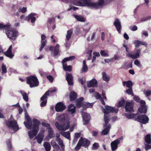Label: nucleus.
Wrapping results in <instances>:
<instances>
[{
	"instance_id": "nucleus-1",
	"label": "nucleus",
	"mask_w": 151,
	"mask_h": 151,
	"mask_svg": "<svg viewBox=\"0 0 151 151\" xmlns=\"http://www.w3.org/2000/svg\"><path fill=\"white\" fill-rule=\"evenodd\" d=\"M105 0H70L69 3L74 5L87 6L91 9H97L102 8L105 5Z\"/></svg>"
},
{
	"instance_id": "nucleus-2",
	"label": "nucleus",
	"mask_w": 151,
	"mask_h": 151,
	"mask_svg": "<svg viewBox=\"0 0 151 151\" xmlns=\"http://www.w3.org/2000/svg\"><path fill=\"white\" fill-rule=\"evenodd\" d=\"M25 119L27 123L24 122V124L25 127L29 129L32 128V130L28 132V135L30 139L32 138L35 136L39 130V126L40 124V122L37 119H34L32 120L33 124H32L30 117L28 115H25Z\"/></svg>"
},
{
	"instance_id": "nucleus-3",
	"label": "nucleus",
	"mask_w": 151,
	"mask_h": 151,
	"mask_svg": "<svg viewBox=\"0 0 151 151\" xmlns=\"http://www.w3.org/2000/svg\"><path fill=\"white\" fill-rule=\"evenodd\" d=\"M58 121L63 123L62 124L60 125L58 122L55 123V126L57 129L60 131H65L69 127L70 122L68 115L66 114H63L59 115L56 118Z\"/></svg>"
},
{
	"instance_id": "nucleus-4",
	"label": "nucleus",
	"mask_w": 151,
	"mask_h": 151,
	"mask_svg": "<svg viewBox=\"0 0 151 151\" xmlns=\"http://www.w3.org/2000/svg\"><path fill=\"white\" fill-rule=\"evenodd\" d=\"M125 116L129 119H134V120L137 121L142 124H146L148 122L149 118L146 114L138 115L137 114H129L125 113Z\"/></svg>"
},
{
	"instance_id": "nucleus-5",
	"label": "nucleus",
	"mask_w": 151,
	"mask_h": 151,
	"mask_svg": "<svg viewBox=\"0 0 151 151\" xmlns=\"http://www.w3.org/2000/svg\"><path fill=\"white\" fill-rule=\"evenodd\" d=\"M83 98L81 97L77 100L76 103L77 106L80 108L81 106L85 110L87 108L92 107L94 103H88L87 102H83Z\"/></svg>"
},
{
	"instance_id": "nucleus-6",
	"label": "nucleus",
	"mask_w": 151,
	"mask_h": 151,
	"mask_svg": "<svg viewBox=\"0 0 151 151\" xmlns=\"http://www.w3.org/2000/svg\"><path fill=\"white\" fill-rule=\"evenodd\" d=\"M6 34L9 38L12 40H15L18 36V31L10 27L6 31Z\"/></svg>"
},
{
	"instance_id": "nucleus-7",
	"label": "nucleus",
	"mask_w": 151,
	"mask_h": 151,
	"mask_svg": "<svg viewBox=\"0 0 151 151\" xmlns=\"http://www.w3.org/2000/svg\"><path fill=\"white\" fill-rule=\"evenodd\" d=\"M27 81L31 88L37 86L39 85V81L36 76H30L27 78Z\"/></svg>"
},
{
	"instance_id": "nucleus-8",
	"label": "nucleus",
	"mask_w": 151,
	"mask_h": 151,
	"mask_svg": "<svg viewBox=\"0 0 151 151\" xmlns=\"http://www.w3.org/2000/svg\"><path fill=\"white\" fill-rule=\"evenodd\" d=\"M75 58V56H73L65 58L62 61L63 67L64 70L66 71H70L72 70L71 65L67 66L66 62L74 60Z\"/></svg>"
},
{
	"instance_id": "nucleus-9",
	"label": "nucleus",
	"mask_w": 151,
	"mask_h": 151,
	"mask_svg": "<svg viewBox=\"0 0 151 151\" xmlns=\"http://www.w3.org/2000/svg\"><path fill=\"white\" fill-rule=\"evenodd\" d=\"M105 109H103V111L104 113V119L105 123L106 124L109 122V119L106 116L109 113L112 112L113 110V108L108 106H105Z\"/></svg>"
},
{
	"instance_id": "nucleus-10",
	"label": "nucleus",
	"mask_w": 151,
	"mask_h": 151,
	"mask_svg": "<svg viewBox=\"0 0 151 151\" xmlns=\"http://www.w3.org/2000/svg\"><path fill=\"white\" fill-rule=\"evenodd\" d=\"M6 125L9 127L13 129L14 131H17L19 129L16 121L14 120L11 121H8L6 123Z\"/></svg>"
},
{
	"instance_id": "nucleus-11",
	"label": "nucleus",
	"mask_w": 151,
	"mask_h": 151,
	"mask_svg": "<svg viewBox=\"0 0 151 151\" xmlns=\"http://www.w3.org/2000/svg\"><path fill=\"white\" fill-rule=\"evenodd\" d=\"M134 103L132 102H127L126 103L125 108L127 112H134L133 109Z\"/></svg>"
},
{
	"instance_id": "nucleus-12",
	"label": "nucleus",
	"mask_w": 151,
	"mask_h": 151,
	"mask_svg": "<svg viewBox=\"0 0 151 151\" xmlns=\"http://www.w3.org/2000/svg\"><path fill=\"white\" fill-rule=\"evenodd\" d=\"M45 131V130L44 128H42L40 130V132L36 137L37 142L39 144L41 143L43 139L44 136V133Z\"/></svg>"
},
{
	"instance_id": "nucleus-13",
	"label": "nucleus",
	"mask_w": 151,
	"mask_h": 151,
	"mask_svg": "<svg viewBox=\"0 0 151 151\" xmlns=\"http://www.w3.org/2000/svg\"><path fill=\"white\" fill-rule=\"evenodd\" d=\"M81 114L84 122V124L86 125L88 124L90 119V116L88 113L84 112H81Z\"/></svg>"
},
{
	"instance_id": "nucleus-14",
	"label": "nucleus",
	"mask_w": 151,
	"mask_h": 151,
	"mask_svg": "<svg viewBox=\"0 0 151 151\" xmlns=\"http://www.w3.org/2000/svg\"><path fill=\"white\" fill-rule=\"evenodd\" d=\"M65 108V106L63 103L61 102L58 103L55 106V110L57 112L62 111Z\"/></svg>"
},
{
	"instance_id": "nucleus-15",
	"label": "nucleus",
	"mask_w": 151,
	"mask_h": 151,
	"mask_svg": "<svg viewBox=\"0 0 151 151\" xmlns=\"http://www.w3.org/2000/svg\"><path fill=\"white\" fill-rule=\"evenodd\" d=\"M49 91H47L43 96L41 98V100L42 101V102L40 104L41 106H44L46 105L47 102V100L46 99L47 96H49Z\"/></svg>"
},
{
	"instance_id": "nucleus-16",
	"label": "nucleus",
	"mask_w": 151,
	"mask_h": 151,
	"mask_svg": "<svg viewBox=\"0 0 151 151\" xmlns=\"http://www.w3.org/2000/svg\"><path fill=\"white\" fill-rule=\"evenodd\" d=\"M114 25L115 26L117 31L119 33H121V29H122V26L121 22L118 19H116L114 22Z\"/></svg>"
},
{
	"instance_id": "nucleus-17",
	"label": "nucleus",
	"mask_w": 151,
	"mask_h": 151,
	"mask_svg": "<svg viewBox=\"0 0 151 151\" xmlns=\"http://www.w3.org/2000/svg\"><path fill=\"white\" fill-rule=\"evenodd\" d=\"M54 137V134L52 129L50 128L48 129V133L47 135L45 137L46 140L48 141L49 139L53 138Z\"/></svg>"
},
{
	"instance_id": "nucleus-18",
	"label": "nucleus",
	"mask_w": 151,
	"mask_h": 151,
	"mask_svg": "<svg viewBox=\"0 0 151 151\" xmlns=\"http://www.w3.org/2000/svg\"><path fill=\"white\" fill-rule=\"evenodd\" d=\"M36 15V14L35 13H32L29 14L26 17V19L28 21L31 20V22L32 24H34L36 20V18L35 17Z\"/></svg>"
},
{
	"instance_id": "nucleus-19",
	"label": "nucleus",
	"mask_w": 151,
	"mask_h": 151,
	"mask_svg": "<svg viewBox=\"0 0 151 151\" xmlns=\"http://www.w3.org/2000/svg\"><path fill=\"white\" fill-rule=\"evenodd\" d=\"M83 146L86 147H88L90 143V142L86 138H81L79 140Z\"/></svg>"
},
{
	"instance_id": "nucleus-20",
	"label": "nucleus",
	"mask_w": 151,
	"mask_h": 151,
	"mask_svg": "<svg viewBox=\"0 0 151 151\" xmlns=\"http://www.w3.org/2000/svg\"><path fill=\"white\" fill-rule=\"evenodd\" d=\"M141 50L139 49L136 51V52L135 55L132 54L131 53H129L127 55L129 57L132 58V59H136L138 58L139 57V54L140 53Z\"/></svg>"
},
{
	"instance_id": "nucleus-21",
	"label": "nucleus",
	"mask_w": 151,
	"mask_h": 151,
	"mask_svg": "<svg viewBox=\"0 0 151 151\" xmlns=\"http://www.w3.org/2000/svg\"><path fill=\"white\" fill-rule=\"evenodd\" d=\"M87 86L88 87H96L97 86V81L95 79H93L91 80L88 81Z\"/></svg>"
},
{
	"instance_id": "nucleus-22",
	"label": "nucleus",
	"mask_w": 151,
	"mask_h": 151,
	"mask_svg": "<svg viewBox=\"0 0 151 151\" xmlns=\"http://www.w3.org/2000/svg\"><path fill=\"white\" fill-rule=\"evenodd\" d=\"M66 79L69 85H73V77L71 74L66 73Z\"/></svg>"
},
{
	"instance_id": "nucleus-23",
	"label": "nucleus",
	"mask_w": 151,
	"mask_h": 151,
	"mask_svg": "<svg viewBox=\"0 0 151 151\" xmlns=\"http://www.w3.org/2000/svg\"><path fill=\"white\" fill-rule=\"evenodd\" d=\"M41 45L40 49V51H41L44 47L46 45V37L44 35H42L41 36Z\"/></svg>"
},
{
	"instance_id": "nucleus-24",
	"label": "nucleus",
	"mask_w": 151,
	"mask_h": 151,
	"mask_svg": "<svg viewBox=\"0 0 151 151\" xmlns=\"http://www.w3.org/2000/svg\"><path fill=\"white\" fill-rule=\"evenodd\" d=\"M12 46L11 45L9 46L6 52L4 53V54L6 56L10 58H12L14 56V55L12 54Z\"/></svg>"
},
{
	"instance_id": "nucleus-25",
	"label": "nucleus",
	"mask_w": 151,
	"mask_h": 151,
	"mask_svg": "<svg viewBox=\"0 0 151 151\" xmlns=\"http://www.w3.org/2000/svg\"><path fill=\"white\" fill-rule=\"evenodd\" d=\"M108 122L106 124L105 123V124L104 125V127L105 128L101 132V134L106 135L108 134L110 128L109 125H108Z\"/></svg>"
},
{
	"instance_id": "nucleus-26",
	"label": "nucleus",
	"mask_w": 151,
	"mask_h": 151,
	"mask_svg": "<svg viewBox=\"0 0 151 151\" xmlns=\"http://www.w3.org/2000/svg\"><path fill=\"white\" fill-rule=\"evenodd\" d=\"M122 139L123 137H122L114 141V151L117 148L118 145L120 143V141Z\"/></svg>"
},
{
	"instance_id": "nucleus-27",
	"label": "nucleus",
	"mask_w": 151,
	"mask_h": 151,
	"mask_svg": "<svg viewBox=\"0 0 151 151\" xmlns=\"http://www.w3.org/2000/svg\"><path fill=\"white\" fill-rule=\"evenodd\" d=\"M76 107L73 104H71L68 106V110L72 114L74 113L76 111Z\"/></svg>"
},
{
	"instance_id": "nucleus-28",
	"label": "nucleus",
	"mask_w": 151,
	"mask_h": 151,
	"mask_svg": "<svg viewBox=\"0 0 151 151\" xmlns=\"http://www.w3.org/2000/svg\"><path fill=\"white\" fill-rule=\"evenodd\" d=\"M10 27L11 25L9 23H7L6 25L0 23V29H5L6 31L8 29L10 28Z\"/></svg>"
},
{
	"instance_id": "nucleus-29",
	"label": "nucleus",
	"mask_w": 151,
	"mask_h": 151,
	"mask_svg": "<svg viewBox=\"0 0 151 151\" xmlns=\"http://www.w3.org/2000/svg\"><path fill=\"white\" fill-rule=\"evenodd\" d=\"M138 111L141 113H145L147 111V108L145 106L142 105L139 108Z\"/></svg>"
},
{
	"instance_id": "nucleus-30",
	"label": "nucleus",
	"mask_w": 151,
	"mask_h": 151,
	"mask_svg": "<svg viewBox=\"0 0 151 151\" xmlns=\"http://www.w3.org/2000/svg\"><path fill=\"white\" fill-rule=\"evenodd\" d=\"M88 70V67L86 64V60H84L83 61V65L81 70V72L82 73H86L87 71Z\"/></svg>"
},
{
	"instance_id": "nucleus-31",
	"label": "nucleus",
	"mask_w": 151,
	"mask_h": 151,
	"mask_svg": "<svg viewBox=\"0 0 151 151\" xmlns=\"http://www.w3.org/2000/svg\"><path fill=\"white\" fill-rule=\"evenodd\" d=\"M20 93L22 94L24 100L25 101L27 102L28 101V97L27 93L23 91H20Z\"/></svg>"
},
{
	"instance_id": "nucleus-32",
	"label": "nucleus",
	"mask_w": 151,
	"mask_h": 151,
	"mask_svg": "<svg viewBox=\"0 0 151 151\" xmlns=\"http://www.w3.org/2000/svg\"><path fill=\"white\" fill-rule=\"evenodd\" d=\"M43 146L46 151H50L51 149V145L50 143L47 142H44Z\"/></svg>"
},
{
	"instance_id": "nucleus-33",
	"label": "nucleus",
	"mask_w": 151,
	"mask_h": 151,
	"mask_svg": "<svg viewBox=\"0 0 151 151\" xmlns=\"http://www.w3.org/2000/svg\"><path fill=\"white\" fill-rule=\"evenodd\" d=\"M145 140L146 143L151 144V138L150 134H148L145 136Z\"/></svg>"
},
{
	"instance_id": "nucleus-34",
	"label": "nucleus",
	"mask_w": 151,
	"mask_h": 151,
	"mask_svg": "<svg viewBox=\"0 0 151 151\" xmlns=\"http://www.w3.org/2000/svg\"><path fill=\"white\" fill-rule=\"evenodd\" d=\"M73 31V29H70L67 31V33L66 36V39L68 41L70 39Z\"/></svg>"
},
{
	"instance_id": "nucleus-35",
	"label": "nucleus",
	"mask_w": 151,
	"mask_h": 151,
	"mask_svg": "<svg viewBox=\"0 0 151 151\" xmlns=\"http://www.w3.org/2000/svg\"><path fill=\"white\" fill-rule=\"evenodd\" d=\"M60 134L63 137H65L66 138L69 140L70 139V133L69 131L64 132H60Z\"/></svg>"
},
{
	"instance_id": "nucleus-36",
	"label": "nucleus",
	"mask_w": 151,
	"mask_h": 151,
	"mask_svg": "<svg viewBox=\"0 0 151 151\" xmlns=\"http://www.w3.org/2000/svg\"><path fill=\"white\" fill-rule=\"evenodd\" d=\"M50 143L52 146L54 148L59 150L60 149V147L57 144L56 142L54 140H52Z\"/></svg>"
},
{
	"instance_id": "nucleus-37",
	"label": "nucleus",
	"mask_w": 151,
	"mask_h": 151,
	"mask_svg": "<svg viewBox=\"0 0 151 151\" xmlns=\"http://www.w3.org/2000/svg\"><path fill=\"white\" fill-rule=\"evenodd\" d=\"M126 103V101L123 98L118 103L117 105L118 107H124Z\"/></svg>"
},
{
	"instance_id": "nucleus-38",
	"label": "nucleus",
	"mask_w": 151,
	"mask_h": 151,
	"mask_svg": "<svg viewBox=\"0 0 151 151\" xmlns=\"http://www.w3.org/2000/svg\"><path fill=\"white\" fill-rule=\"evenodd\" d=\"M74 17L79 21L81 22H84L85 21V18L82 16L78 15H74Z\"/></svg>"
},
{
	"instance_id": "nucleus-39",
	"label": "nucleus",
	"mask_w": 151,
	"mask_h": 151,
	"mask_svg": "<svg viewBox=\"0 0 151 151\" xmlns=\"http://www.w3.org/2000/svg\"><path fill=\"white\" fill-rule=\"evenodd\" d=\"M77 97V94L74 92H72L70 94V100L71 101H74Z\"/></svg>"
},
{
	"instance_id": "nucleus-40",
	"label": "nucleus",
	"mask_w": 151,
	"mask_h": 151,
	"mask_svg": "<svg viewBox=\"0 0 151 151\" xmlns=\"http://www.w3.org/2000/svg\"><path fill=\"white\" fill-rule=\"evenodd\" d=\"M56 140L58 144L60 146L61 148L63 150L64 148V145L63 144V140L60 138H56Z\"/></svg>"
},
{
	"instance_id": "nucleus-41",
	"label": "nucleus",
	"mask_w": 151,
	"mask_h": 151,
	"mask_svg": "<svg viewBox=\"0 0 151 151\" xmlns=\"http://www.w3.org/2000/svg\"><path fill=\"white\" fill-rule=\"evenodd\" d=\"M59 47V45L58 44H57L54 47V56H57L58 53Z\"/></svg>"
},
{
	"instance_id": "nucleus-42",
	"label": "nucleus",
	"mask_w": 151,
	"mask_h": 151,
	"mask_svg": "<svg viewBox=\"0 0 151 151\" xmlns=\"http://www.w3.org/2000/svg\"><path fill=\"white\" fill-rule=\"evenodd\" d=\"M122 67L123 68L126 69L132 68V65L131 64H129L127 62H126L124 63Z\"/></svg>"
},
{
	"instance_id": "nucleus-43",
	"label": "nucleus",
	"mask_w": 151,
	"mask_h": 151,
	"mask_svg": "<svg viewBox=\"0 0 151 151\" xmlns=\"http://www.w3.org/2000/svg\"><path fill=\"white\" fill-rule=\"evenodd\" d=\"M6 144L8 151H11L12 149V147L10 139H9L7 141Z\"/></svg>"
},
{
	"instance_id": "nucleus-44",
	"label": "nucleus",
	"mask_w": 151,
	"mask_h": 151,
	"mask_svg": "<svg viewBox=\"0 0 151 151\" xmlns=\"http://www.w3.org/2000/svg\"><path fill=\"white\" fill-rule=\"evenodd\" d=\"M102 75L103 79L105 81H108L109 79V77L105 72L103 73Z\"/></svg>"
},
{
	"instance_id": "nucleus-45",
	"label": "nucleus",
	"mask_w": 151,
	"mask_h": 151,
	"mask_svg": "<svg viewBox=\"0 0 151 151\" xmlns=\"http://www.w3.org/2000/svg\"><path fill=\"white\" fill-rule=\"evenodd\" d=\"M100 54L102 56L107 57L109 56L108 52L106 51L101 50L100 51Z\"/></svg>"
},
{
	"instance_id": "nucleus-46",
	"label": "nucleus",
	"mask_w": 151,
	"mask_h": 151,
	"mask_svg": "<svg viewBox=\"0 0 151 151\" xmlns=\"http://www.w3.org/2000/svg\"><path fill=\"white\" fill-rule=\"evenodd\" d=\"M126 92L128 94L131 95L132 96H134V95L133 92L132 88L127 89L126 91Z\"/></svg>"
},
{
	"instance_id": "nucleus-47",
	"label": "nucleus",
	"mask_w": 151,
	"mask_h": 151,
	"mask_svg": "<svg viewBox=\"0 0 151 151\" xmlns=\"http://www.w3.org/2000/svg\"><path fill=\"white\" fill-rule=\"evenodd\" d=\"M1 70L2 73H5L7 72V69L6 66L3 64H1Z\"/></svg>"
},
{
	"instance_id": "nucleus-48",
	"label": "nucleus",
	"mask_w": 151,
	"mask_h": 151,
	"mask_svg": "<svg viewBox=\"0 0 151 151\" xmlns=\"http://www.w3.org/2000/svg\"><path fill=\"white\" fill-rule=\"evenodd\" d=\"M126 86L128 88H131L132 86L133 83L130 81H127Z\"/></svg>"
},
{
	"instance_id": "nucleus-49",
	"label": "nucleus",
	"mask_w": 151,
	"mask_h": 151,
	"mask_svg": "<svg viewBox=\"0 0 151 151\" xmlns=\"http://www.w3.org/2000/svg\"><path fill=\"white\" fill-rule=\"evenodd\" d=\"M95 97L97 99H100L101 98V96L98 92H95L94 94Z\"/></svg>"
},
{
	"instance_id": "nucleus-50",
	"label": "nucleus",
	"mask_w": 151,
	"mask_h": 151,
	"mask_svg": "<svg viewBox=\"0 0 151 151\" xmlns=\"http://www.w3.org/2000/svg\"><path fill=\"white\" fill-rule=\"evenodd\" d=\"M27 10V8L25 7H20L19 8V11L21 12L24 13H25Z\"/></svg>"
},
{
	"instance_id": "nucleus-51",
	"label": "nucleus",
	"mask_w": 151,
	"mask_h": 151,
	"mask_svg": "<svg viewBox=\"0 0 151 151\" xmlns=\"http://www.w3.org/2000/svg\"><path fill=\"white\" fill-rule=\"evenodd\" d=\"M150 144H145V149L146 151H147L148 150L151 149V145Z\"/></svg>"
},
{
	"instance_id": "nucleus-52",
	"label": "nucleus",
	"mask_w": 151,
	"mask_h": 151,
	"mask_svg": "<svg viewBox=\"0 0 151 151\" xmlns=\"http://www.w3.org/2000/svg\"><path fill=\"white\" fill-rule=\"evenodd\" d=\"M78 9V8L73 6H70V8L67 9V11H69L73 9V10H76Z\"/></svg>"
},
{
	"instance_id": "nucleus-53",
	"label": "nucleus",
	"mask_w": 151,
	"mask_h": 151,
	"mask_svg": "<svg viewBox=\"0 0 151 151\" xmlns=\"http://www.w3.org/2000/svg\"><path fill=\"white\" fill-rule=\"evenodd\" d=\"M81 146H82V145H81V144L79 141L75 148V150L76 151L80 149Z\"/></svg>"
},
{
	"instance_id": "nucleus-54",
	"label": "nucleus",
	"mask_w": 151,
	"mask_h": 151,
	"mask_svg": "<svg viewBox=\"0 0 151 151\" xmlns=\"http://www.w3.org/2000/svg\"><path fill=\"white\" fill-rule=\"evenodd\" d=\"M99 147V145L97 143L95 142L93 144V146L92 148L93 149H97Z\"/></svg>"
},
{
	"instance_id": "nucleus-55",
	"label": "nucleus",
	"mask_w": 151,
	"mask_h": 151,
	"mask_svg": "<svg viewBox=\"0 0 151 151\" xmlns=\"http://www.w3.org/2000/svg\"><path fill=\"white\" fill-rule=\"evenodd\" d=\"M134 100L137 103H139L140 101V99L138 96H134L133 97Z\"/></svg>"
},
{
	"instance_id": "nucleus-56",
	"label": "nucleus",
	"mask_w": 151,
	"mask_h": 151,
	"mask_svg": "<svg viewBox=\"0 0 151 151\" xmlns=\"http://www.w3.org/2000/svg\"><path fill=\"white\" fill-rule=\"evenodd\" d=\"M42 125L44 127H46L48 129H49V128H51L50 125L48 124L45 122H43L42 124Z\"/></svg>"
},
{
	"instance_id": "nucleus-57",
	"label": "nucleus",
	"mask_w": 151,
	"mask_h": 151,
	"mask_svg": "<svg viewBox=\"0 0 151 151\" xmlns=\"http://www.w3.org/2000/svg\"><path fill=\"white\" fill-rule=\"evenodd\" d=\"M47 79L51 82H52L53 81V77L50 75H49L48 76H47Z\"/></svg>"
},
{
	"instance_id": "nucleus-58",
	"label": "nucleus",
	"mask_w": 151,
	"mask_h": 151,
	"mask_svg": "<svg viewBox=\"0 0 151 151\" xmlns=\"http://www.w3.org/2000/svg\"><path fill=\"white\" fill-rule=\"evenodd\" d=\"M80 134L79 133H76L75 134V139L74 140H76V141L77 139L80 137Z\"/></svg>"
},
{
	"instance_id": "nucleus-59",
	"label": "nucleus",
	"mask_w": 151,
	"mask_h": 151,
	"mask_svg": "<svg viewBox=\"0 0 151 151\" xmlns=\"http://www.w3.org/2000/svg\"><path fill=\"white\" fill-rule=\"evenodd\" d=\"M48 21L49 23L51 24L55 21V19L53 18H49L48 19Z\"/></svg>"
},
{
	"instance_id": "nucleus-60",
	"label": "nucleus",
	"mask_w": 151,
	"mask_h": 151,
	"mask_svg": "<svg viewBox=\"0 0 151 151\" xmlns=\"http://www.w3.org/2000/svg\"><path fill=\"white\" fill-rule=\"evenodd\" d=\"M135 46L136 48H138L140 44L139 42V40H137L135 41Z\"/></svg>"
},
{
	"instance_id": "nucleus-61",
	"label": "nucleus",
	"mask_w": 151,
	"mask_h": 151,
	"mask_svg": "<svg viewBox=\"0 0 151 151\" xmlns=\"http://www.w3.org/2000/svg\"><path fill=\"white\" fill-rule=\"evenodd\" d=\"M92 50H90L87 52V54L89 55L88 60L90 59L91 58Z\"/></svg>"
},
{
	"instance_id": "nucleus-62",
	"label": "nucleus",
	"mask_w": 151,
	"mask_h": 151,
	"mask_svg": "<svg viewBox=\"0 0 151 151\" xmlns=\"http://www.w3.org/2000/svg\"><path fill=\"white\" fill-rule=\"evenodd\" d=\"M131 29L133 31H135L137 30V27L136 26L134 25L131 27Z\"/></svg>"
},
{
	"instance_id": "nucleus-63",
	"label": "nucleus",
	"mask_w": 151,
	"mask_h": 151,
	"mask_svg": "<svg viewBox=\"0 0 151 151\" xmlns=\"http://www.w3.org/2000/svg\"><path fill=\"white\" fill-rule=\"evenodd\" d=\"M151 94V91L149 90H147L146 92V96H149Z\"/></svg>"
},
{
	"instance_id": "nucleus-64",
	"label": "nucleus",
	"mask_w": 151,
	"mask_h": 151,
	"mask_svg": "<svg viewBox=\"0 0 151 151\" xmlns=\"http://www.w3.org/2000/svg\"><path fill=\"white\" fill-rule=\"evenodd\" d=\"M39 73L42 76H44L46 75V73L43 72L42 70H40Z\"/></svg>"
}]
</instances>
